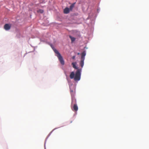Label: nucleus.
<instances>
[{
	"label": "nucleus",
	"mask_w": 149,
	"mask_h": 149,
	"mask_svg": "<svg viewBox=\"0 0 149 149\" xmlns=\"http://www.w3.org/2000/svg\"><path fill=\"white\" fill-rule=\"evenodd\" d=\"M55 53L56 54V56L58 57L60 62L62 65L64 64V62L63 59L58 52L56 49H53Z\"/></svg>",
	"instance_id": "1"
},
{
	"label": "nucleus",
	"mask_w": 149,
	"mask_h": 149,
	"mask_svg": "<svg viewBox=\"0 0 149 149\" xmlns=\"http://www.w3.org/2000/svg\"><path fill=\"white\" fill-rule=\"evenodd\" d=\"M81 77V73L80 71L78 70L76 73L74 78V80L75 81H78L80 80Z\"/></svg>",
	"instance_id": "2"
},
{
	"label": "nucleus",
	"mask_w": 149,
	"mask_h": 149,
	"mask_svg": "<svg viewBox=\"0 0 149 149\" xmlns=\"http://www.w3.org/2000/svg\"><path fill=\"white\" fill-rule=\"evenodd\" d=\"M72 105L71 106V107L73 111H77L78 110V107L77 104H74Z\"/></svg>",
	"instance_id": "3"
},
{
	"label": "nucleus",
	"mask_w": 149,
	"mask_h": 149,
	"mask_svg": "<svg viewBox=\"0 0 149 149\" xmlns=\"http://www.w3.org/2000/svg\"><path fill=\"white\" fill-rule=\"evenodd\" d=\"M77 104L76 100L74 96H72V102L71 105H73L74 104Z\"/></svg>",
	"instance_id": "4"
},
{
	"label": "nucleus",
	"mask_w": 149,
	"mask_h": 149,
	"mask_svg": "<svg viewBox=\"0 0 149 149\" xmlns=\"http://www.w3.org/2000/svg\"><path fill=\"white\" fill-rule=\"evenodd\" d=\"M11 27V25L8 24H6L4 26V28L6 30H9Z\"/></svg>",
	"instance_id": "5"
},
{
	"label": "nucleus",
	"mask_w": 149,
	"mask_h": 149,
	"mask_svg": "<svg viewBox=\"0 0 149 149\" xmlns=\"http://www.w3.org/2000/svg\"><path fill=\"white\" fill-rule=\"evenodd\" d=\"M70 10L68 7L65 8L63 10V13L65 14H68L69 13Z\"/></svg>",
	"instance_id": "6"
},
{
	"label": "nucleus",
	"mask_w": 149,
	"mask_h": 149,
	"mask_svg": "<svg viewBox=\"0 0 149 149\" xmlns=\"http://www.w3.org/2000/svg\"><path fill=\"white\" fill-rule=\"evenodd\" d=\"M76 4V2H74V3H72L70 6L69 9L70 10V11H72L73 8L74 6V5L75 4Z\"/></svg>",
	"instance_id": "7"
},
{
	"label": "nucleus",
	"mask_w": 149,
	"mask_h": 149,
	"mask_svg": "<svg viewBox=\"0 0 149 149\" xmlns=\"http://www.w3.org/2000/svg\"><path fill=\"white\" fill-rule=\"evenodd\" d=\"M86 54L85 51L83 52L81 54V59H85V56Z\"/></svg>",
	"instance_id": "8"
},
{
	"label": "nucleus",
	"mask_w": 149,
	"mask_h": 149,
	"mask_svg": "<svg viewBox=\"0 0 149 149\" xmlns=\"http://www.w3.org/2000/svg\"><path fill=\"white\" fill-rule=\"evenodd\" d=\"M70 77L71 79H74V74L73 72H71L70 75Z\"/></svg>",
	"instance_id": "9"
},
{
	"label": "nucleus",
	"mask_w": 149,
	"mask_h": 149,
	"mask_svg": "<svg viewBox=\"0 0 149 149\" xmlns=\"http://www.w3.org/2000/svg\"><path fill=\"white\" fill-rule=\"evenodd\" d=\"M84 59H81L80 62V63L81 66L82 68L84 65Z\"/></svg>",
	"instance_id": "10"
},
{
	"label": "nucleus",
	"mask_w": 149,
	"mask_h": 149,
	"mask_svg": "<svg viewBox=\"0 0 149 149\" xmlns=\"http://www.w3.org/2000/svg\"><path fill=\"white\" fill-rule=\"evenodd\" d=\"M69 37L71 40L72 42H73L75 41V38L74 37H72L70 36H69Z\"/></svg>",
	"instance_id": "11"
},
{
	"label": "nucleus",
	"mask_w": 149,
	"mask_h": 149,
	"mask_svg": "<svg viewBox=\"0 0 149 149\" xmlns=\"http://www.w3.org/2000/svg\"><path fill=\"white\" fill-rule=\"evenodd\" d=\"M70 92L72 96H74V93L73 91L70 89Z\"/></svg>",
	"instance_id": "12"
},
{
	"label": "nucleus",
	"mask_w": 149,
	"mask_h": 149,
	"mask_svg": "<svg viewBox=\"0 0 149 149\" xmlns=\"http://www.w3.org/2000/svg\"><path fill=\"white\" fill-rule=\"evenodd\" d=\"M72 64L73 66V68H74L75 69H77V67H76V65H76L75 63H72Z\"/></svg>",
	"instance_id": "13"
},
{
	"label": "nucleus",
	"mask_w": 149,
	"mask_h": 149,
	"mask_svg": "<svg viewBox=\"0 0 149 149\" xmlns=\"http://www.w3.org/2000/svg\"><path fill=\"white\" fill-rule=\"evenodd\" d=\"M37 12L39 13H42L43 12V10L41 9H39L37 10Z\"/></svg>",
	"instance_id": "14"
},
{
	"label": "nucleus",
	"mask_w": 149,
	"mask_h": 149,
	"mask_svg": "<svg viewBox=\"0 0 149 149\" xmlns=\"http://www.w3.org/2000/svg\"><path fill=\"white\" fill-rule=\"evenodd\" d=\"M75 58V56H73L72 57V58L73 59H74Z\"/></svg>",
	"instance_id": "15"
},
{
	"label": "nucleus",
	"mask_w": 149,
	"mask_h": 149,
	"mask_svg": "<svg viewBox=\"0 0 149 149\" xmlns=\"http://www.w3.org/2000/svg\"><path fill=\"white\" fill-rule=\"evenodd\" d=\"M79 54H79V53H78V55H79Z\"/></svg>",
	"instance_id": "16"
},
{
	"label": "nucleus",
	"mask_w": 149,
	"mask_h": 149,
	"mask_svg": "<svg viewBox=\"0 0 149 149\" xmlns=\"http://www.w3.org/2000/svg\"><path fill=\"white\" fill-rule=\"evenodd\" d=\"M72 122L71 121L70 123H72Z\"/></svg>",
	"instance_id": "17"
}]
</instances>
